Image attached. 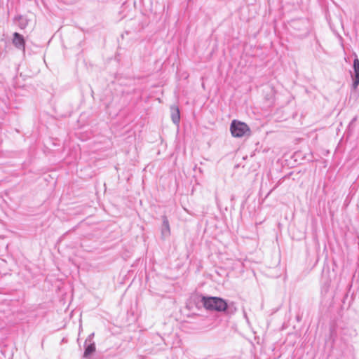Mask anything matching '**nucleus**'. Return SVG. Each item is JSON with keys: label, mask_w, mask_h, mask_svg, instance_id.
<instances>
[{"label": "nucleus", "mask_w": 359, "mask_h": 359, "mask_svg": "<svg viewBox=\"0 0 359 359\" xmlns=\"http://www.w3.org/2000/svg\"><path fill=\"white\" fill-rule=\"evenodd\" d=\"M201 302L204 308L210 311H224L228 306L224 299L217 297L203 296Z\"/></svg>", "instance_id": "f257e3e1"}, {"label": "nucleus", "mask_w": 359, "mask_h": 359, "mask_svg": "<svg viewBox=\"0 0 359 359\" xmlns=\"http://www.w3.org/2000/svg\"><path fill=\"white\" fill-rule=\"evenodd\" d=\"M12 43L16 48L25 50V40L22 34L18 32L13 33Z\"/></svg>", "instance_id": "20e7f679"}, {"label": "nucleus", "mask_w": 359, "mask_h": 359, "mask_svg": "<svg viewBox=\"0 0 359 359\" xmlns=\"http://www.w3.org/2000/svg\"><path fill=\"white\" fill-rule=\"evenodd\" d=\"M14 20L18 23V27L21 29H24L28 25V20L22 15L15 17Z\"/></svg>", "instance_id": "423d86ee"}, {"label": "nucleus", "mask_w": 359, "mask_h": 359, "mask_svg": "<svg viewBox=\"0 0 359 359\" xmlns=\"http://www.w3.org/2000/svg\"><path fill=\"white\" fill-rule=\"evenodd\" d=\"M230 130L231 135L236 137L250 135L249 126L246 123L236 120H233L231 122Z\"/></svg>", "instance_id": "f03ea898"}, {"label": "nucleus", "mask_w": 359, "mask_h": 359, "mask_svg": "<svg viewBox=\"0 0 359 359\" xmlns=\"http://www.w3.org/2000/svg\"><path fill=\"white\" fill-rule=\"evenodd\" d=\"M353 72H351L353 79L352 87L355 90L359 85V59L357 56L353 60Z\"/></svg>", "instance_id": "7ed1b4c3"}, {"label": "nucleus", "mask_w": 359, "mask_h": 359, "mask_svg": "<svg viewBox=\"0 0 359 359\" xmlns=\"http://www.w3.org/2000/svg\"><path fill=\"white\" fill-rule=\"evenodd\" d=\"M95 351V343H88L85 344V351L83 353L84 358H88L92 353Z\"/></svg>", "instance_id": "0eeeda50"}, {"label": "nucleus", "mask_w": 359, "mask_h": 359, "mask_svg": "<svg viewBox=\"0 0 359 359\" xmlns=\"http://www.w3.org/2000/svg\"><path fill=\"white\" fill-rule=\"evenodd\" d=\"M93 337H94V333H91L90 334H89L88 337H87V339L85 341V344H86L88 343H94L93 341Z\"/></svg>", "instance_id": "1a4fd4ad"}, {"label": "nucleus", "mask_w": 359, "mask_h": 359, "mask_svg": "<svg viewBox=\"0 0 359 359\" xmlns=\"http://www.w3.org/2000/svg\"><path fill=\"white\" fill-rule=\"evenodd\" d=\"M161 235L163 238L168 237L170 234V229L168 219L165 215L162 217Z\"/></svg>", "instance_id": "39448f33"}, {"label": "nucleus", "mask_w": 359, "mask_h": 359, "mask_svg": "<svg viewBox=\"0 0 359 359\" xmlns=\"http://www.w3.org/2000/svg\"><path fill=\"white\" fill-rule=\"evenodd\" d=\"M356 121V117H354V118H353V120H352L351 123H353V122H354V121Z\"/></svg>", "instance_id": "9d476101"}, {"label": "nucleus", "mask_w": 359, "mask_h": 359, "mask_svg": "<svg viewBox=\"0 0 359 359\" xmlns=\"http://www.w3.org/2000/svg\"><path fill=\"white\" fill-rule=\"evenodd\" d=\"M172 110V114L171 118L172 121L174 123L178 124L180 121V110L177 107H171Z\"/></svg>", "instance_id": "6e6552de"}]
</instances>
